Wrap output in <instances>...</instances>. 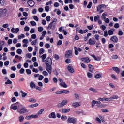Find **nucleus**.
<instances>
[{
    "instance_id": "nucleus-1",
    "label": "nucleus",
    "mask_w": 124,
    "mask_h": 124,
    "mask_svg": "<svg viewBox=\"0 0 124 124\" xmlns=\"http://www.w3.org/2000/svg\"><path fill=\"white\" fill-rule=\"evenodd\" d=\"M19 107H21V108L17 109V113H19L20 115L25 114V113H27V112H29L27 108L21 104H19Z\"/></svg>"
},
{
    "instance_id": "nucleus-2",
    "label": "nucleus",
    "mask_w": 124,
    "mask_h": 124,
    "mask_svg": "<svg viewBox=\"0 0 124 124\" xmlns=\"http://www.w3.org/2000/svg\"><path fill=\"white\" fill-rule=\"evenodd\" d=\"M57 22H58V20L57 19H54L53 21L48 25L47 28V30H55V29H56Z\"/></svg>"
},
{
    "instance_id": "nucleus-3",
    "label": "nucleus",
    "mask_w": 124,
    "mask_h": 124,
    "mask_svg": "<svg viewBox=\"0 0 124 124\" xmlns=\"http://www.w3.org/2000/svg\"><path fill=\"white\" fill-rule=\"evenodd\" d=\"M68 101L67 100H63L61 102V103L58 104L57 107L59 108H61V107H63V106H65L67 104Z\"/></svg>"
},
{
    "instance_id": "nucleus-4",
    "label": "nucleus",
    "mask_w": 124,
    "mask_h": 124,
    "mask_svg": "<svg viewBox=\"0 0 124 124\" xmlns=\"http://www.w3.org/2000/svg\"><path fill=\"white\" fill-rule=\"evenodd\" d=\"M19 104H20V103L18 102L16 103L12 104L10 106L11 109H12L13 110H17V109H18V107H19Z\"/></svg>"
},
{
    "instance_id": "nucleus-5",
    "label": "nucleus",
    "mask_w": 124,
    "mask_h": 124,
    "mask_svg": "<svg viewBox=\"0 0 124 124\" xmlns=\"http://www.w3.org/2000/svg\"><path fill=\"white\" fill-rule=\"evenodd\" d=\"M68 123L76 124L77 122V119L74 117H69L67 119Z\"/></svg>"
},
{
    "instance_id": "nucleus-6",
    "label": "nucleus",
    "mask_w": 124,
    "mask_h": 124,
    "mask_svg": "<svg viewBox=\"0 0 124 124\" xmlns=\"http://www.w3.org/2000/svg\"><path fill=\"white\" fill-rule=\"evenodd\" d=\"M44 62L46 63V65H48L53 63V61L52 60V59H51V58L47 57L45 60Z\"/></svg>"
},
{
    "instance_id": "nucleus-7",
    "label": "nucleus",
    "mask_w": 124,
    "mask_h": 124,
    "mask_svg": "<svg viewBox=\"0 0 124 124\" xmlns=\"http://www.w3.org/2000/svg\"><path fill=\"white\" fill-rule=\"evenodd\" d=\"M59 81L60 82V85L61 87H63V88H67V85H66L65 82H63L62 79L59 78Z\"/></svg>"
},
{
    "instance_id": "nucleus-8",
    "label": "nucleus",
    "mask_w": 124,
    "mask_h": 124,
    "mask_svg": "<svg viewBox=\"0 0 124 124\" xmlns=\"http://www.w3.org/2000/svg\"><path fill=\"white\" fill-rule=\"evenodd\" d=\"M46 69L48 71L49 74H52V64L46 65Z\"/></svg>"
},
{
    "instance_id": "nucleus-9",
    "label": "nucleus",
    "mask_w": 124,
    "mask_h": 124,
    "mask_svg": "<svg viewBox=\"0 0 124 124\" xmlns=\"http://www.w3.org/2000/svg\"><path fill=\"white\" fill-rule=\"evenodd\" d=\"M59 111L63 114H66V113H69V112H70V109L66 108H62V110L60 109Z\"/></svg>"
},
{
    "instance_id": "nucleus-10",
    "label": "nucleus",
    "mask_w": 124,
    "mask_h": 124,
    "mask_svg": "<svg viewBox=\"0 0 124 124\" xmlns=\"http://www.w3.org/2000/svg\"><path fill=\"white\" fill-rule=\"evenodd\" d=\"M8 11H7V9H0V13H1V15H4L5 16H6V14H7V12Z\"/></svg>"
},
{
    "instance_id": "nucleus-11",
    "label": "nucleus",
    "mask_w": 124,
    "mask_h": 124,
    "mask_svg": "<svg viewBox=\"0 0 124 124\" xmlns=\"http://www.w3.org/2000/svg\"><path fill=\"white\" fill-rule=\"evenodd\" d=\"M27 3L28 5L30 6V7H33V6H34V4H35V3H34V1H33V0H28L27 1Z\"/></svg>"
},
{
    "instance_id": "nucleus-12",
    "label": "nucleus",
    "mask_w": 124,
    "mask_h": 124,
    "mask_svg": "<svg viewBox=\"0 0 124 124\" xmlns=\"http://www.w3.org/2000/svg\"><path fill=\"white\" fill-rule=\"evenodd\" d=\"M81 105V103L80 102H75L72 104V107L74 108H76V107H79Z\"/></svg>"
},
{
    "instance_id": "nucleus-13",
    "label": "nucleus",
    "mask_w": 124,
    "mask_h": 124,
    "mask_svg": "<svg viewBox=\"0 0 124 124\" xmlns=\"http://www.w3.org/2000/svg\"><path fill=\"white\" fill-rule=\"evenodd\" d=\"M111 41H112L113 42H114L115 43H117L118 42V41L119 40L118 39V37L116 36H113L110 38Z\"/></svg>"
},
{
    "instance_id": "nucleus-14",
    "label": "nucleus",
    "mask_w": 124,
    "mask_h": 124,
    "mask_svg": "<svg viewBox=\"0 0 124 124\" xmlns=\"http://www.w3.org/2000/svg\"><path fill=\"white\" fill-rule=\"evenodd\" d=\"M48 118L49 119H56V113L54 112H51L49 114Z\"/></svg>"
},
{
    "instance_id": "nucleus-15",
    "label": "nucleus",
    "mask_w": 124,
    "mask_h": 124,
    "mask_svg": "<svg viewBox=\"0 0 124 124\" xmlns=\"http://www.w3.org/2000/svg\"><path fill=\"white\" fill-rule=\"evenodd\" d=\"M88 67L89 68V71L90 72H92V73H93L94 70V68L93 67V66L92 65L89 64L88 65Z\"/></svg>"
},
{
    "instance_id": "nucleus-16",
    "label": "nucleus",
    "mask_w": 124,
    "mask_h": 124,
    "mask_svg": "<svg viewBox=\"0 0 124 124\" xmlns=\"http://www.w3.org/2000/svg\"><path fill=\"white\" fill-rule=\"evenodd\" d=\"M81 61L83 62H85L86 63H89V62H91V60L88 57L81 58Z\"/></svg>"
},
{
    "instance_id": "nucleus-17",
    "label": "nucleus",
    "mask_w": 124,
    "mask_h": 124,
    "mask_svg": "<svg viewBox=\"0 0 124 124\" xmlns=\"http://www.w3.org/2000/svg\"><path fill=\"white\" fill-rule=\"evenodd\" d=\"M40 58H42V62H45V59L47 58V54H43L41 56H40Z\"/></svg>"
},
{
    "instance_id": "nucleus-18",
    "label": "nucleus",
    "mask_w": 124,
    "mask_h": 124,
    "mask_svg": "<svg viewBox=\"0 0 124 124\" xmlns=\"http://www.w3.org/2000/svg\"><path fill=\"white\" fill-rule=\"evenodd\" d=\"M65 56L66 58H69V57L72 56V52H71V51L68 50L66 51Z\"/></svg>"
},
{
    "instance_id": "nucleus-19",
    "label": "nucleus",
    "mask_w": 124,
    "mask_h": 124,
    "mask_svg": "<svg viewBox=\"0 0 124 124\" xmlns=\"http://www.w3.org/2000/svg\"><path fill=\"white\" fill-rule=\"evenodd\" d=\"M95 44V41L94 40L89 39V45H94Z\"/></svg>"
},
{
    "instance_id": "nucleus-20",
    "label": "nucleus",
    "mask_w": 124,
    "mask_h": 124,
    "mask_svg": "<svg viewBox=\"0 0 124 124\" xmlns=\"http://www.w3.org/2000/svg\"><path fill=\"white\" fill-rule=\"evenodd\" d=\"M67 69L69 72L71 73H74V69L71 66H68Z\"/></svg>"
},
{
    "instance_id": "nucleus-21",
    "label": "nucleus",
    "mask_w": 124,
    "mask_h": 124,
    "mask_svg": "<svg viewBox=\"0 0 124 124\" xmlns=\"http://www.w3.org/2000/svg\"><path fill=\"white\" fill-rule=\"evenodd\" d=\"M112 69L116 72V73H120V72L121 71L120 70V68H118L117 67H112Z\"/></svg>"
},
{
    "instance_id": "nucleus-22",
    "label": "nucleus",
    "mask_w": 124,
    "mask_h": 124,
    "mask_svg": "<svg viewBox=\"0 0 124 124\" xmlns=\"http://www.w3.org/2000/svg\"><path fill=\"white\" fill-rule=\"evenodd\" d=\"M115 31V29H112L111 30H108V35H113L114 34V31Z\"/></svg>"
},
{
    "instance_id": "nucleus-23",
    "label": "nucleus",
    "mask_w": 124,
    "mask_h": 124,
    "mask_svg": "<svg viewBox=\"0 0 124 124\" xmlns=\"http://www.w3.org/2000/svg\"><path fill=\"white\" fill-rule=\"evenodd\" d=\"M101 77H102V73H98L95 76V79H99V78H101Z\"/></svg>"
},
{
    "instance_id": "nucleus-24",
    "label": "nucleus",
    "mask_w": 124,
    "mask_h": 124,
    "mask_svg": "<svg viewBox=\"0 0 124 124\" xmlns=\"http://www.w3.org/2000/svg\"><path fill=\"white\" fill-rule=\"evenodd\" d=\"M24 119H25V118L24 117V116L23 115H20L18 117V120L20 123L24 122Z\"/></svg>"
},
{
    "instance_id": "nucleus-25",
    "label": "nucleus",
    "mask_w": 124,
    "mask_h": 124,
    "mask_svg": "<svg viewBox=\"0 0 124 124\" xmlns=\"http://www.w3.org/2000/svg\"><path fill=\"white\" fill-rule=\"evenodd\" d=\"M36 86L35 84L33 82L31 81L30 83V88H31V89H35Z\"/></svg>"
},
{
    "instance_id": "nucleus-26",
    "label": "nucleus",
    "mask_w": 124,
    "mask_h": 124,
    "mask_svg": "<svg viewBox=\"0 0 124 124\" xmlns=\"http://www.w3.org/2000/svg\"><path fill=\"white\" fill-rule=\"evenodd\" d=\"M20 93H21L22 97H26L27 96V93L21 90Z\"/></svg>"
},
{
    "instance_id": "nucleus-27",
    "label": "nucleus",
    "mask_w": 124,
    "mask_h": 124,
    "mask_svg": "<svg viewBox=\"0 0 124 124\" xmlns=\"http://www.w3.org/2000/svg\"><path fill=\"white\" fill-rule=\"evenodd\" d=\"M69 93L70 92L67 90H62V93H64V94H69Z\"/></svg>"
},
{
    "instance_id": "nucleus-28",
    "label": "nucleus",
    "mask_w": 124,
    "mask_h": 124,
    "mask_svg": "<svg viewBox=\"0 0 124 124\" xmlns=\"http://www.w3.org/2000/svg\"><path fill=\"white\" fill-rule=\"evenodd\" d=\"M28 101L29 102H31L32 103H35V102H36V100L34 98H30Z\"/></svg>"
},
{
    "instance_id": "nucleus-29",
    "label": "nucleus",
    "mask_w": 124,
    "mask_h": 124,
    "mask_svg": "<svg viewBox=\"0 0 124 124\" xmlns=\"http://www.w3.org/2000/svg\"><path fill=\"white\" fill-rule=\"evenodd\" d=\"M106 16H107V14L106 13H103L101 16L102 20H104V19L106 18Z\"/></svg>"
},
{
    "instance_id": "nucleus-30",
    "label": "nucleus",
    "mask_w": 124,
    "mask_h": 124,
    "mask_svg": "<svg viewBox=\"0 0 124 124\" xmlns=\"http://www.w3.org/2000/svg\"><path fill=\"white\" fill-rule=\"evenodd\" d=\"M89 91H91V92H93V93H97V91L96 90V89H95L94 88H91L89 89Z\"/></svg>"
},
{
    "instance_id": "nucleus-31",
    "label": "nucleus",
    "mask_w": 124,
    "mask_h": 124,
    "mask_svg": "<svg viewBox=\"0 0 124 124\" xmlns=\"http://www.w3.org/2000/svg\"><path fill=\"white\" fill-rule=\"evenodd\" d=\"M74 97L76 98V99H80V95L77 94V93H75L74 94Z\"/></svg>"
},
{
    "instance_id": "nucleus-32",
    "label": "nucleus",
    "mask_w": 124,
    "mask_h": 124,
    "mask_svg": "<svg viewBox=\"0 0 124 124\" xmlns=\"http://www.w3.org/2000/svg\"><path fill=\"white\" fill-rule=\"evenodd\" d=\"M74 50H75V54L77 56L78 55L79 52H78V48H77V47H75L74 48Z\"/></svg>"
},
{
    "instance_id": "nucleus-33",
    "label": "nucleus",
    "mask_w": 124,
    "mask_h": 124,
    "mask_svg": "<svg viewBox=\"0 0 124 124\" xmlns=\"http://www.w3.org/2000/svg\"><path fill=\"white\" fill-rule=\"evenodd\" d=\"M91 104H92V108H93L94 107L95 104H96V101L95 100H93L91 102Z\"/></svg>"
},
{
    "instance_id": "nucleus-34",
    "label": "nucleus",
    "mask_w": 124,
    "mask_h": 124,
    "mask_svg": "<svg viewBox=\"0 0 124 124\" xmlns=\"http://www.w3.org/2000/svg\"><path fill=\"white\" fill-rule=\"evenodd\" d=\"M97 107L99 108H102L103 107H105V104H99V105H97Z\"/></svg>"
},
{
    "instance_id": "nucleus-35",
    "label": "nucleus",
    "mask_w": 124,
    "mask_h": 124,
    "mask_svg": "<svg viewBox=\"0 0 124 124\" xmlns=\"http://www.w3.org/2000/svg\"><path fill=\"white\" fill-rule=\"evenodd\" d=\"M61 120H62V121H66V120H67V116L62 115L61 116Z\"/></svg>"
},
{
    "instance_id": "nucleus-36",
    "label": "nucleus",
    "mask_w": 124,
    "mask_h": 124,
    "mask_svg": "<svg viewBox=\"0 0 124 124\" xmlns=\"http://www.w3.org/2000/svg\"><path fill=\"white\" fill-rule=\"evenodd\" d=\"M111 99H119V96L117 95H113L110 97Z\"/></svg>"
},
{
    "instance_id": "nucleus-37",
    "label": "nucleus",
    "mask_w": 124,
    "mask_h": 124,
    "mask_svg": "<svg viewBox=\"0 0 124 124\" xmlns=\"http://www.w3.org/2000/svg\"><path fill=\"white\" fill-rule=\"evenodd\" d=\"M31 119H37V118H38V114H36V115H31Z\"/></svg>"
},
{
    "instance_id": "nucleus-38",
    "label": "nucleus",
    "mask_w": 124,
    "mask_h": 124,
    "mask_svg": "<svg viewBox=\"0 0 124 124\" xmlns=\"http://www.w3.org/2000/svg\"><path fill=\"white\" fill-rule=\"evenodd\" d=\"M30 23L31 26H36V22H35V21H30Z\"/></svg>"
},
{
    "instance_id": "nucleus-39",
    "label": "nucleus",
    "mask_w": 124,
    "mask_h": 124,
    "mask_svg": "<svg viewBox=\"0 0 124 124\" xmlns=\"http://www.w3.org/2000/svg\"><path fill=\"white\" fill-rule=\"evenodd\" d=\"M45 52V50H44V48H41L39 50V54L40 55H42Z\"/></svg>"
},
{
    "instance_id": "nucleus-40",
    "label": "nucleus",
    "mask_w": 124,
    "mask_h": 124,
    "mask_svg": "<svg viewBox=\"0 0 124 124\" xmlns=\"http://www.w3.org/2000/svg\"><path fill=\"white\" fill-rule=\"evenodd\" d=\"M104 36L105 37H107V36H108V31H107V30H105L104 31Z\"/></svg>"
},
{
    "instance_id": "nucleus-41",
    "label": "nucleus",
    "mask_w": 124,
    "mask_h": 124,
    "mask_svg": "<svg viewBox=\"0 0 124 124\" xmlns=\"http://www.w3.org/2000/svg\"><path fill=\"white\" fill-rule=\"evenodd\" d=\"M99 20V16L97 15V16L94 17V20L95 22H97Z\"/></svg>"
},
{
    "instance_id": "nucleus-42",
    "label": "nucleus",
    "mask_w": 124,
    "mask_h": 124,
    "mask_svg": "<svg viewBox=\"0 0 124 124\" xmlns=\"http://www.w3.org/2000/svg\"><path fill=\"white\" fill-rule=\"evenodd\" d=\"M43 31V27L40 26L38 28V31H39V32H42Z\"/></svg>"
},
{
    "instance_id": "nucleus-43",
    "label": "nucleus",
    "mask_w": 124,
    "mask_h": 124,
    "mask_svg": "<svg viewBox=\"0 0 124 124\" xmlns=\"http://www.w3.org/2000/svg\"><path fill=\"white\" fill-rule=\"evenodd\" d=\"M44 112V108H42L41 110H40L38 112V115H41L42 113Z\"/></svg>"
},
{
    "instance_id": "nucleus-44",
    "label": "nucleus",
    "mask_w": 124,
    "mask_h": 124,
    "mask_svg": "<svg viewBox=\"0 0 124 124\" xmlns=\"http://www.w3.org/2000/svg\"><path fill=\"white\" fill-rule=\"evenodd\" d=\"M44 81L46 84H48L49 83V78H46L44 79Z\"/></svg>"
},
{
    "instance_id": "nucleus-45",
    "label": "nucleus",
    "mask_w": 124,
    "mask_h": 124,
    "mask_svg": "<svg viewBox=\"0 0 124 124\" xmlns=\"http://www.w3.org/2000/svg\"><path fill=\"white\" fill-rule=\"evenodd\" d=\"M103 20L104 21L106 24H109V23H110V20H109L108 18H106L105 19H104V20Z\"/></svg>"
},
{
    "instance_id": "nucleus-46",
    "label": "nucleus",
    "mask_w": 124,
    "mask_h": 124,
    "mask_svg": "<svg viewBox=\"0 0 124 124\" xmlns=\"http://www.w3.org/2000/svg\"><path fill=\"white\" fill-rule=\"evenodd\" d=\"M93 5V3L92 2H90L88 5H87V8H88L89 9H90L91 7Z\"/></svg>"
},
{
    "instance_id": "nucleus-47",
    "label": "nucleus",
    "mask_w": 124,
    "mask_h": 124,
    "mask_svg": "<svg viewBox=\"0 0 124 124\" xmlns=\"http://www.w3.org/2000/svg\"><path fill=\"white\" fill-rule=\"evenodd\" d=\"M64 2L66 4H67V3H72V0H65Z\"/></svg>"
},
{
    "instance_id": "nucleus-48",
    "label": "nucleus",
    "mask_w": 124,
    "mask_h": 124,
    "mask_svg": "<svg viewBox=\"0 0 124 124\" xmlns=\"http://www.w3.org/2000/svg\"><path fill=\"white\" fill-rule=\"evenodd\" d=\"M53 57L54 58V59H55V60H59V59H60V57L59 56V55L57 54H54L53 55Z\"/></svg>"
},
{
    "instance_id": "nucleus-49",
    "label": "nucleus",
    "mask_w": 124,
    "mask_h": 124,
    "mask_svg": "<svg viewBox=\"0 0 124 124\" xmlns=\"http://www.w3.org/2000/svg\"><path fill=\"white\" fill-rule=\"evenodd\" d=\"M44 78V77L41 75L39 76V78H38V80H39V81H42V80H43V78Z\"/></svg>"
},
{
    "instance_id": "nucleus-50",
    "label": "nucleus",
    "mask_w": 124,
    "mask_h": 124,
    "mask_svg": "<svg viewBox=\"0 0 124 124\" xmlns=\"http://www.w3.org/2000/svg\"><path fill=\"white\" fill-rule=\"evenodd\" d=\"M87 77L88 78H92V77H93V74L90 72H87Z\"/></svg>"
},
{
    "instance_id": "nucleus-51",
    "label": "nucleus",
    "mask_w": 124,
    "mask_h": 124,
    "mask_svg": "<svg viewBox=\"0 0 124 124\" xmlns=\"http://www.w3.org/2000/svg\"><path fill=\"white\" fill-rule=\"evenodd\" d=\"M22 38H25V35L21 34V35L18 36V39H22Z\"/></svg>"
},
{
    "instance_id": "nucleus-52",
    "label": "nucleus",
    "mask_w": 124,
    "mask_h": 124,
    "mask_svg": "<svg viewBox=\"0 0 124 124\" xmlns=\"http://www.w3.org/2000/svg\"><path fill=\"white\" fill-rule=\"evenodd\" d=\"M37 42V39H36L34 41H33L32 42H31V44L32 45H36V43Z\"/></svg>"
},
{
    "instance_id": "nucleus-53",
    "label": "nucleus",
    "mask_w": 124,
    "mask_h": 124,
    "mask_svg": "<svg viewBox=\"0 0 124 124\" xmlns=\"http://www.w3.org/2000/svg\"><path fill=\"white\" fill-rule=\"evenodd\" d=\"M55 93L56 94H62V90L56 91Z\"/></svg>"
},
{
    "instance_id": "nucleus-54",
    "label": "nucleus",
    "mask_w": 124,
    "mask_h": 124,
    "mask_svg": "<svg viewBox=\"0 0 124 124\" xmlns=\"http://www.w3.org/2000/svg\"><path fill=\"white\" fill-rule=\"evenodd\" d=\"M30 31V27L25 26L24 28V31Z\"/></svg>"
},
{
    "instance_id": "nucleus-55",
    "label": "nucleus",
    "mask_w": 124,
    "mask_h": 124,
    "mask_svg": "<svg viewBox=\"0 0 124 124\" xmlns=\"http://www.w3.org/2000/svg\"><path fill=\"white\" fill-rule=\"evenodd\" d=\"M94 37H95V39H96V40H99V35L98 34H96L94 35Z\"/></svg>"
},
{
    "instance_id": "nucleus-56",
    "label": "nucleus",
    "mask_w": 124,
    "mask_h": 124,
    "mask_svg": "<svg viewBox=\"0 0 124 124\" xmlns=\"http://www.w3.org/2000/svg\"><path fill=\"white\" fill-rule=\"evenodd\" d=\"M16 53L19 55H21V54H22V49H18L16 51Z\"/></svg>"
},
{
    "instance_id": "nucleus-57",
    "label": "nucleus",
    "mask_w": 124,
    "mask_h": 124,
    "mask_svg": "<svg viewBox=\"0 0 124 124\" xmlns=\"http://www.w3.org/2000/svg\"><path fill=\"white\" fill-rule=\"evenodd\" d=\"M45 10L46 12H48V11L50 10V7L49 6L45 7Z\"/></svg>"
},
{
    "instance_id": "nucleus-58",
    "label": "nucleus",
    "mask_w": 124,
    "mask_h": 124,
    "mask_svg": "<svg viewBox=\"0 0 124 124\" xmlns=\"http://www.w3.org/2000/svg\"><path fill=\"white\" fill-rule=\"evenodd\" d=\"M0 3L1 5H4V4H5V0H1L0 1Z\"/></svg>"
},
{
    "instance_id": "nucleus-59",
    "label": "nucleus",
    "mask_w": 124,
    "mask_h": 124,
    "mask_svg": "<svg viewBox=\"0 0 124 124\" xmlns=\"http://www.w3.org/2000/svg\"><path fill=\"white\" fill-rule=\"evenodd\" d=\"M10 84H12V81H11V80H10L9 79H8L6 82H5V84L6 85H9Z\"/></svg>"
},
{
    "instance_id": "nucleus-60",
    "label": "nucleus",
    "mask_w": 124,
    "mask_h": 124,
    "mask_svg": "<svg viewBox=\"0 0 124 124\" xmlns=\"http://www.w3.org/2000/svg\"><path fill=\"white\" fill-rule=\"evenodd\" d=\"M54 7H59L60 6V4L58 2H55L54 4Z\"/></svg>"
},
{
    "instance_id": "nucleus-61",
    "label": "nucleus",
    "mask_w": 124,
    "mask_h": 124,
    "mask_svg": "<svg viewBox=\"0 0 124 124\" xmlns=\"http://www.w3.org/2000/svg\"><path fill=\"white\" fill-rule=\"evenodd\" d=\"M95 121H96V122H98L99 124H101V120H100L99 118L96 117L95 118Z\"/></svg>"
},
{
    "instance_id": "nucleus-62",
    "label": "nucleus",
    "mask_w": 124,
    "mask_h": 124,
    "mask_svg": "<svg viewBox=\"0 0 124 124\" xmlns=\"http://www.w3.org/2000/svg\"><path fill=\"white\" fill-rule=\"evenodd\" d=\"M87 28L89 29L90 31L92 30L93 28V25H92L91 26H87Z\"/></svg>"
},
{
    "instance_id": "nucleus-63",
    "label": "nucleus",
    "mask_w": 124,
    "mask_h": 124,
    "mask_svg": "<svg viewBox=\"0 0 124 124\" xmlns=\"http://www.w3.org/2000/svg\"><path fill=\"white\" fill-rule=\"evenodd\" d=\"M53 81L54 83H58V79L56 77L53 78Z\"/></svg>"
},
{
    "instance_id": "nucleus-64",
    "label": "nucleus",
    "mask_w": 124,
    "mask_h": 124,
    "mask_svg": "<svg viewBox=\"0 0 124 124\" xmlns=\"http://www.w3.org/2000/svg\"><path fill=\"white\" fill-rule=\"evenodd\" d=\"M43 74L44 75V76H48V72L46 71H44L43 72Z\"/></svg>"
}]
</instances>
